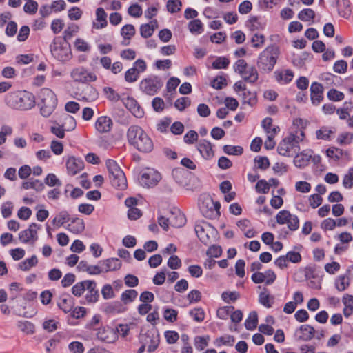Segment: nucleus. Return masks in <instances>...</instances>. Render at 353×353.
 <instances>
[{"mask_svg":"<svg viewBox=\"0 0 353 353\" xmlns=\"http://www.w3.org/2000/svg\"><path fill=\"white\" fill-rule=\"evenodd\" d=\"M127 139L130 145L142 152H150L153 149V142L147 133L139 125H130L127 130Z\"/></svg>","mask_w":353,"mask_h":353,"instance_id":"obj_1","label":"nucleus"},{"mask_svg":"<svg viewBox=\"0 0 353 353\" xmlns=\"http://www.w3.org/2000/svg\"><path fill=\"white\" fill-rule=\"evenodd\" d=\"M5 102L12 109L28 110L35 105L34 94L26 90L9 92L5 97Z\"/></svg>","mask_w":353,"mask_h":353,"instance_id":"obj_2","label":"nucleus"},{"mask_svg":"<svg viewBox=\"0 0 353 353\" xmlns=\"http://www.w3.org/2000/svg\"><path fill=\"white\" fill-rule=\"evenodd\" d=\"M305 139V133L303 130L290 133L284 137L277 146L278 153L283 157H294L300 150V143Z\"/></svg>","mask_w":353,"mask_h":353,"instance_id":"obj_3","label":"nucleus"},{"mask_svg":"<svg viewBox=\"0 0 353 353\" xmlns=\"http://www.w3.org/2000/svg\"><path fill=\"white\" fill-rule=\"evenodd\" d=\"M280 56V49L275 45L267 46L259 55L257 66L261 72H271Z\"/></svg>","mask_w":353,"mask_h":353,"instance_id":"obj_4","label":"nucleus"},{"mask_svg":"<svg viewBox=\"0 0 353 353\" xmlns=\"http://www.w3.org/2000/svg\"><path fill=\"white\" fill-rule=\"evenodd\" d=\"M38 98L40 101L41 114L45 117L51 115L57 104V99L54 92L49 88H43L40 90Z\"/></svg>","mask_w":353,"mask_h":353,"instance_id":"obj_5","label":"nucleus"},{"mask_svg":"<svg viewBox=\"0 0 353 353\" xmlns=\"http://www.w3.org/2000/svg\"><path fill=\"white\" fill-rule=\"evenodd\" d=\"M105 164L112 186L120 190H124L127 187L126 178L117 163L114 160L108 159Z\"/></svg>","mask_w":353,"mask_h":353,"instance_id":"obj_6","label":"nucleus"},{"mask_svg":"<svg viewBox=\"0 0 353 353\" xmlns=\"http://www.w3.org/2000/svg\"><path fill=\"white\" fill-rule=\"evenodd\" d=\"M50 51L52 56L61 61H65L72 56L69 43L61 37L54 38L50 45Z\"/></svg>","mask_w":353,"mask_h":353,"instance_id":"obj_7","label":"nucleus"},{"mask_svg":"<svg viewBox=\"0 0 353 353\" xmlns=\"http://www.w3.org/2000/svg\"><path fill=\"white\" fill-rule=\"evenodd\" d=\"M235 72L239 74L244 81L255 83L259 78L257 70L254 66H249L244 59H238L233 65Z\"/></svg>","mask_w":353,"mask_h":353,"instance_id":"obj_8","label":"nucleus"},{"mask_svg":"<svg viewBox=\"0 0 353 353\" xmlns=\"http://www.w3.org/2000/svg\"><path fill=\"white\" fill-rule=\"evenodd\" d=\"M161 79L156 75H150L143 79L139 83L140 90L149 96H154L163 87Z\"/></svg>","mask_w":353,"mask_h":353,"instance_id":"obj_9","label":"nucleus"},{"mask_svg":"<svg viewBox=\"0 0 353 353\" xmlns=\"http://www.w3.org/2000/svg\"><path fill=\"white\" fill-rule=\"evenodd\" d=\"M199 208L203 215L210 219H216L221 214L220 203L219 201H214L210 196L205 197L199 203Z\"/></svg>","mask_w":353,"mask_h":353,"instance_id":"obj_10","label":"nucleus"},{"mask_svg":"<svg viewBox=\"0 0 353 353\" xmlns=\"http://www.w3.org/2000/svg\"><path fill=\"white\" fill-rule=\"evenodd\" d=\"M195 232L200 241L205 245L211 243L216 234V229L205 221L196 224Z\"/></svg>","mask_w":353,"mask_h":353,"instance_id":"obj_11","label":"nucleus"},{"mask_svg":"<svg viewBox=\"0 0 353 353\" xmlns=\"http://www.w3.org/2000/svg\"><path fill=\"white\" fill-rule=\"evenodd\" d=\"M276 220L280 225L286 224L292 231L296 230L299 227V220L297 216L291 214L286 210L279 211L276 216Z\"/></svg>","mask_w":353,"mask_h":353,"instance_id":"obj_12","label":"nucleus"},{"mask_svg":"<svg viewBox=\"0 0 353 353\" xmlns=\"http://www.w3.org/2000/svg\"><path fill=\"white\" fill-rule=\"evenodd\" d=\"M161 179L159 172L152 168H146L143 170L139 182L141 185L147 188L157 185Z\"/></svg>","mask_w":353,"mask_h":353,"instance_id":"obj_13","label":"nucleus"},{"mask_svg":"<svg viewBox=\"0 0 353 353\" xmlns=\"http://www.w3.org/2000/svg\"><path fill=\"white\" fill-rule=\"evenodd\" d=\"M70 77L74 81L80 83H89L97 80L96 74L83 67L74 68L70 72Z\"/></svg>","mask_w":353,"mask_h":353,"instance_id":"obj_14","label":"nucleus"},{"mask_svg":"<svg viewBox=\"0 0 353 353\" xmlns=\"http://www.w3.org/2000/svg\"><path fill=\"white\" fill-rule=\"evenodd\" d=\"M41 225L37 223H31L28 228L19 233V239L23 243L34 244L38 239L37 231Z\"/></svg>","mask_w":353,"mask_h":353,"instance_id":"obj_15","label":"nucleus"},{"mask_svg":"<svg viewBox=\"0 0 353 353\" xmlns=\"http://www.w3.org/2000/svg\"><path fill=\"white\" fill-rule=\"evenodd\" d=\"M96 336L98 340L108 343H114L118 339V335L114 329L109 326H103L97 330Z\"/></svg>","mask_w":353,"mask_h":353,"instance_id":"obj_16","label":"nucleus"},{"mask_svg":"<svg viewBox=\"0 0 353 353\" xmlns=\"http://www.w3.org/2000/svg\"><path fill=\"white\" fill-rule=\"evenodd\" d=\"M276 279V275L272 270H268L264 272H256L252 276V281L256 284L265 283L266 285L272 284Z\"/></svg>","mask_w":353,"mask_h":353,"instance_id":"obj_17","label":"nucleus"},{"mask_svg":"<svg viewBox=\"0 0 353 353\" xmlns=\"http://www.w3.org/2000/svg\"><path fill=\"white\" fill-rule=\"evenodd\" d=\"M112 120L108 116L99 117L94 123V128L100 134L110 132L112 130Z\"/></svg>","mask_w":353,"mask_h":353,"instance_id":"obj_18","label":"nucleus"},{"mask_svg":"<svg viewBox=\"0 0 353 353\" xmlns=\"http://www.w3.org/2000/svg\"><path fill=\"white\" fill-rule=\"evenodd\" d=\"M197 150L205 160H210L214 156V151L212 143L205 139L200 140L196 145Z\"/></svg>","mask_w":353,"mask_h":353,"instance_id":"obj_19","label":"nucleus"},{"mask_svg":"<svg viewBox=\"0 0 353 353\" xmlns=\"http://www.w3.org/2000/svg\"><path fill=\"white\" fill-rule=\"evenodd\" d=\"M313 151L310 149L303 150L301 152H297L294 156L293 163L296 168H304L307 165L312 158Z\"/></svg>","mask_w":353,"mask_h":353,"instance_id":"obj_20","label":"nucleus"},{"mask_svg":"<svg viewBox=\"0 0 353 353\" xmlns=\"http://www.w3.org/2000/svg\"><path fill=\"white\" fill-rule=\"evenodd\" d=\"M310 98L312 104L318 105L323 100V87L318 82H313L310 86Z\"/></svg>","mask_w":353,"mask_h":353,"instance_id":"obj_21","label":"nucleus"},{"mask_svg":"<svg viewBox=\"0 0 353 353\" xmlns=\"http://www.w3.org/2000/svg\"><path fill=\"white\" fill-rule=\"evenodd\" d=\"M123 104L135 117L142 118L143 117V110L134 98L128 97L124 99Z\"/></svg>","mask_w":353,"mask_h":353,"instance_id":"obj_22","label":"nucleus"},{"mask_svg":"<svg viewBox=\"0 0 353 353\" xmlns=\"http://www.w3.org/2000/svg\"><path fill=\"white\" fill-rule=\"evenodd\" d=\"M95 20L92 24V29L100 30L108 26V15L103 8H97L95 11Z\"/></svg>","mask_w":353,"mask_h":353,"instance_id":"obj_23","label":"nucleus"},{"mask_svg":"<svg viewBox=\"0 0 353 353\" xmlns=\"http://www.w3.org/2000/svg\"><path fill=\"white\" fill-rule=\"evenodd\" d=\"M100 264L103 273L119 270L122 265L121 261L114 257L101 260Z\"/></svg>","mask_w":353,"mask_h":353,"instance_id":"obj_24","label":"nucleus"},{"mask_svg":"<svg viewBox=\"0 0 353 353\" xmlns=\"http://www.w3.org/2000/svg\"><path fill=\"white\" fill-rule=\"evenodd\" d=\"M84 163L80 159L74 157L68 158L66 162V168L68 173L70 175H75L83 170Z\"/></svg>","mask_w":353,"mask_h":353,"instance_id":"obj_25","label":"nucleus"},{"mask_svg":"<svg viewBox=\"0 0 353 353\" xmlns=\"http://www.w3.org/2000/svg\"><path fill=\"white\" fill-rule=\"evenodd\" d=\"M314 335V329L309 325H303L295 332L297 339L303 341L311 340Z\"/></svg>","mask_w":353,"mask_h":353,"instance_id":"obj_26","label":"nucleus"},{"mask_svg":"<svg viewBox=\"0 0 353 353\" xmlns=\"http://www.w3.org/2000/svg\"><path fill=\"white\" fill-rule=\"evenodd\" d=\"M87 293L85 299L88 303H94L97 302L99 298V291L97 290V283L94 281L90 280L86 288Z\"/></svg>","mask_w":353,"mask_h":353,"instance_id":"obj_27","label":"nucleus"},{"mask_svg":"<svg viewBox=\"0 0 353 353\" xmlns=\"http://www.w3.org/2000/svg\"><path fill=\"white\" fill-rule=\"evenodd\" d=\"M67 226V230L74 234H80L85 230V223L83 219L79 218H72L70 220Z\"/></svg>","mask_w":353,"mask_h":353,"instance_id":"obj_28","label":"nucleus"},{"mask_svg":"<svg viewBox=\"0 0 353 353\" xmlns=\"http://www.w3.org/2000/svg\"><path fill=\"white\" fill-rule=\"evenodd\" d=\"M135 34V28L132 24H127L122 27L121 30V34L123 37L122 41L123 46H128L130 43V40Z\"/></svg>","mask_w":353,"mask_h":353,"instance_id":"obj_29","label":"nucleus"},{"mask_svg":"<svg viewBox=\"0 0 353 353\" xmlns=\"http://www.w3.org/2000/svg\"><path fill=\"white\" fill-rule=\"evenodd\" d=\"M259 302L267 308L272 307L274 302V297L270 294L269 291L265 288L259 296Z\"/></svg>","mask_w":353,"mask_h":353,"instance_id":"obj_30","label":"nucleus"},{"mask_svg":"<svg viewBox=\"0 0 353 353\" xmlns=\"http://www.w3.org/2000/svg\"><path fill=\"white\" fill-rule=\"evenodd\" d=\"M70 214L68 211L62 210L59 212L52 219V223L56 228H60L65 223L70 221Z\"/></svg>","mask_w":353,"mask_h":353,"instance_id":"obj_31","label":"nucleus"},{"mask_svg":"<svg viewBox=\"0 0 353 353\" xmlns=\"http://www.w3.org/2000/svg\"><path fill=\"white\" fill-rule=\"evenodd\" d=\"M274 75L276 81L281 84L290 83L294 77V74L290 70H285L282 72L276 71Z\"/></svg>","mask_w":353,"mask_h":353,"instance_id":"obj_32","label":"nucleus"},{"mask_svg":"<svg viewBox=\"0 0 353 353\" xmlns=\"http://www.w3.org/2000/svg\"><path fill=\"white\" fill-rule=\"evenodd\" d=\"M82 100L85 101H94L99 97V92L92 85H87L83 91Z\"/></svg>","mask_w":353,"mask_h":353,"instance_id":"obj_33","label":"nucleus"},{"mask_svg":"<svg viewBox=\"0 0 353 353\" xmlns=\"http://www.w3.org/2000/svg\"><path fill=\"white\" fill-rule=\"evenodd\" d=\"M57 305L65 313L69 312L72 307L71 297L66 294L61 295L57 302Z\"/></svg>","mask_w":353,"mask_h":353,"instance_id":"obj_34","label":"nucleus"},{"mask_svg":"<svg viewBox=\"0 0 353 353\" xmlns=\"http://www.w3.org/2000/svg\"><path fill=\"white\" fill-rule=\"evenodd\" d=\"M334 132L335 130L332 128L322 126L316 131V137L319 140L328 141Z\"/></svg>","mask_w":353,"mask_h":353,"instance_id":"obj_35","label":"nucleus"},{"mask_svg":"<svg viewBox=\"0 0 353 353\" xmlns=\"http://www.w3.org/2000/svg\"><path fill=\"white\" fill-rule=\"evenodd\" d=\"M21 188L24 190L34 189L37 192H41L44 189L43 183L38 179H30L22 183Z\"/></svg>","mask_w":353,"mask_h":353,"instance_id":"obj_36","label":"nucleus"},{"mask_svg":"<svg viewBox=\"0 0 353 353\" xmlns=\"http://www.w3.org/2000/svg\"><path fill=\"white\" fill-rule=\"evenodd\" d=\"M249 28L252 30H263L266 26L265 21L257 17H251L248 22Z\"/></svg>","mask_w":353,"mask_h":353,"instance_id":"obj_37","label":"nucleus"},{"mask_svg":"<svg viewBox=\"0 0 353 353\" xmlns=\"http://www.w3.org/2000/svg\"><path fill=\"white\" fill-rule=\"evenodd\" d=\"M185 217L180 211L173 212L170 216V225L175 228H180L185 225Z\"/></svg>","mask_w":353,"mask_h":353,"instance_id":"obj_38","label":"nucleus"},{"mask_svg":"<svg viewBox=\"0 0 353 353\" xmlns=\"http://www.w3.org/2000/svg\"><path fill=\"white\" fill-rule=\"evenodd\" d=\"M17 326L20 331L27 335L33 334L35 332L34 325L28 321H19L17 322Z\"/></svg>","mask_w":353,"mask_h":353,"instance_id":"obj_39","label":"nucleus"},{"mask_svg":"<svg viewBox=\"0 0 353 353\" xmlns=\"http://www.w3.org/2000/svg\"><path fill=\"white\" fill-rule=\"evenodd\" d=\"M190 316L196 323H201L205 318V312L201 307H194L189 311Z\"/></svg>","mask_w":353,"mask_h":353,"instance_id":"obj_40","label":"nucleus"},{"mask_svg":"<svg viewBox=\"0 0 353 353\" xmlns=\"http://www.w3.org/2000/svg\"><path fill=\"white\" fill-rule=\"evenodd\" d=\"M261 125L267 133V135L276 134L279 131V128L278 126H274L272 125V119L270 117L265 118L263 120Z\"/></svg>","mask_w":353,"mask_h":353,"instance_id":"obj_41","label":"nucleus"},{"mask_svg":"<svg viewBox=\"0 0 353 353\" xmlns=\"http://www.w3.org/2000/svg\"><path fill=\"white\" fill-rule=\"evenodd\" d=\"M234 341L235 339L233 336L225 334L216 338L214 341V344L216 347H221V345L232 346Z\"/></svg>","mask_w":353,"mask_h":353,"instance_id":"obj_42","label":"nucleus"},{"mask_svg":"<svg viewBox=\"0 0 353 353\" xmlns=\"http://www.w3.org/2000/svg\"><path fill=\"white\" fill-rule=\"evenodd\" d=\"M38 263L37 257L35 255H33L30 259H27L19 263V268L22 271H28L32 267H34Z\"/></svg>","mask_w":353,"mask_h":353,"instance_id":"obj_43","label":"nucleus"},{"mask_svg":"<svg viewBox=\"0 0 353 353\" xmlns=\"http://www.w3.org/2000/svg\"><path fill=\"white\" fill-rule=\"evenodd\" d=\"M350 285V279L346 275H340L335 280V287L340 291L345 290Z\"/></svg>","mask_w":353,"mask_h":353,"instance_id":"obj_44","label":"nucleus"},{"mask_svg":"<svg viewBox=\"0 0 353 353\" xmlns=\"http://www.w3.org/2000/svg\"><path fill=\"white\" fill-rule=\"evenodd\" d=\"M258 323V316L255 311L250 313L245 321V327L248 330H253L256 327Z\"/></svg>","mask_w":353,"mask_h":353,"instance_id":"obj_45","label":"nucleus"},{"mask_svg":"<svg viewBox=\"0 0 353 353\" xmlns=\"http://www.w3.org/2000/svg\"><path fill=\"white\" fill-rule=\"evenodd\" d=\"M243 103H247L253 106L256 103V94L254 92H251L248 90H244L241 94Z\"/></svg>","mask_w":353,"mask_h":353,"instance_id":"obj_46","label":"nucleus"},{"mask_svg":"<svg viewBox=\"0 0 353 353\" xmlns=\"http://www.w3.org/2000/svg\"><path fill=\"white\" fill-rule=\"evenodd\" d=\"M138 292L135 290H126L121 295V300L124 304H129L137 298Z\"/></svg>","mask_w":353,"mask_h":353,"instance_id":"obj_47","label":"nucleus"},{"mask_svg":"<svg viewBox=\"0 0 353 353\" xmlns=\"http://www.w3.org/2000/svg\"><path fill=\"white\" fill-rule=\"evenodd\" d=\"M88 282H90V280H85L77 283L72 288V293L76 296H81L86 290Z\"/></svg>","mask_w":353,"mask_h":353,"instance_id":"obj_48","label":"nucleus"},{"mask_svg":"<svg viewBox=\"0 0 353 353\" xmlns=\"http://www.w3.org/2000/svg\"><path fill=\"white\" fill-rule=\"evenodd\" d=\"M210 341V336H196L194 339V346L196 350L201 351L204 350L208 345Z\"/></svg>","mask_w":353,"mask_h":353,"instance_id":"obj_49","label":"nucleus"},{"mask_svg":"<svg viewBox=\"0 0 353 353\" xmlns=\"http://www.w3.org/2000/svg\"><path fill=\"white\" fill-rule=\"evenodd\" d=\"M314 17L315 12L311 8L303 9L298 14V18L303 21H313Z\"/></svg>","mask_w":353,"mask_h":353,"instance_id":"obj_50","label":"nucleus"},{"mask_svg":"<svg viewBox=\"0 0 353 353\" xmlns=\"http://www.w3.org/2000/svg\"><path fill=\"white\" fill-rule=\"evenodd\" d=\"M234 309L233 306L220 307L216 310V316L221 320H227Z\"/></svg>","mask_w":353,"mask_h":353,"instance_id":"obj_51","label":"nucleus"},{"mask_svg":"<svg viewBox=\"0 0 353 353\" xmlns=\"http://www.w3.org/2000/svg\"><path fill=\"white\" fill-rule=\"evenodd\" d=\"M230 61L229 59L225 57H217L212 64V66L214 69H226Z\"/></svg>","mask_w":353,"mask_h":353,"instance_id":"obj_52","label":"nucleus"},{"mask_svg":"<svg viewBox=\"0 0 353 353\" xmlns=\"http://www.w3.org/2000/svg\"><path fill=\"white\" fill-rule=\"evenodd\" d=\"M190 32L194 34H200L203 29V24L199 19H194L188 23Z\"/></svg>","mask_w":353,"mask_h":353,"instance_id":"obj_53","label":"nucleus"},{"mask_svg":"<svg viewBox=\"0 0 353 353\" xmlns=\"http://www.w3.org/2000/svg\"><path fill=\"white\" fill-rule=\"evenodd\" d=\"M62 126L67 131H72L75 129L77 122L75 119L69 114H65L63 117V123Z\"/></svg>","mask_w":353,"mask_h":353,"instance_id":"obj_54","label":"nucleus"},{"mask_svg":"<svg viewBox=\"0 0 353 353\" xmlns=\"http://www.w3.org/2000/svg\"><path fill=\"white\" fill-rule=\"evenodd\" d=\"M353 140V134L351 132H343L339 134L336 142L341 145H349Z\"/></svg>","mask_w":353,"mask_h":353,"instance_id":"obj_55","label":"nucleus"},{"mask_svg":"<svg viewBox=\"0 0 353 353\" xmlns=\"http://www.w3.org/2000/svg\"><path fill=\"white\" fill-rule=\"evenodd\" d=\"M223 152L228 154V155H241L243 152V149L241 146H239V145H224L223 148Z\"/></svg>","mask_w":353,"mask_h":353,"instance_id":"obj_56","label":"nucleus"},{"mask_svg":"<svg viewBox=\"0 0 353 353\" xmlns=\"http://www.w3.org/2000/svg\"><path fill=\"white\" fill-rule=\"evenodd\" d=\"M296 192L301 193H308L311 191L312 185L305 181H299L295 183L294 185Z\"/></svg>","mask_w":353,"mask_h":353,"instance_id":"obj_57","label":"nucleus"},{"mask_svg":"<svg viewBox=\"0 0 353 353\" xmlns=\"http://www.w3.org/2000/svg\"><path fill=\"white\" fill-rule=\"evenodd\" d=\"M79 28L77 24L72 23L70 24L67 28L64 30L63 39L65 41L70 39L72 36L79 32Z\"/></svg>","mask_w":353,"mask_h":353,"instance_id":"obj_58","label":"nucleus"},{"mask_svg":"<svg viewBox=\"0 0 353 353\" xmlns=\"http://www.w3.org/2000/svg\"><path fill=\"white\" fill-rule=\"evenodd\" d=\"M329 100L332 101H341L343 100L345 95L344 94L336 89H330L327 94Z\"/></svg>","mask_w":353,"mask_h":353,"instance_id":"obj_59","label":"nucleus"},{"mask_svg":"<svg viewBox=\"0 0 353 353\" xmlns=\"http://www.w3.org/2000/svg\"><path fill=\"white\" fill-rule=\"evenodd\" d=\"M239 296L240 294L237 292H223L221 294V299L227 303L234 302Z\"/></svg>","mask_w":353,"mask_h":353,"instance_id":"obj_60","label":"nucleus"},{"mask_svg":"<svg viewBox=\"0 0 353 353\" xmlns=\"http://www.w3.org/2000/svg\"><path fill=\"white\" fill-rule=\"evenodd\" d=\"M14 205L11 201H6L2 203L1 211L3 217L8 218L12 215Z\"/></svg>","mask_w":353,"mask_h":353,"instance_id":"obj_61","label":"nucleus"},{"mask_svg":"<svg viewBox=\"0 0 353 353\" xmlns=\"http://www.w3.org/2000/svg\"><path fill=\"white\" fill-rule=\"evenodd\" d=\"M139 74L133 67L128 69L125 73V80L128 83H133L138 80Z\"/></svg>","mask_w":353,"mask_h":353,"instance_id":"obj_62","label":"nucleus"},{"mask_svg":"<svg viewBox=\"0 0 353 353\" xmlns=\"http://www.w3.org/2000/svg\"><path fill=\"white\" fill-rule=\"evenodd\" d=\"M343 185L347 189L353 186V167L350 168L348 172L344 176Z\"/></svg>","mask_w":353,"mask_h":353,"instance_id":"obj_63","label":"nucleus"},{"mask_svg":"<svg viewBox=\"0 0 353 353\" xmlns=\"http://www.w3.org/2000/svg\"><path fill=\"white\" fill-rule=\"evenodd\" d=\"M68 349L72 353H83L85 348L81 342L72 341L68 345Z\"/></svg>","mask_w":353,"mask_h":353,"instance_id":"obj_64","label":"nucleus"}]
</instances>
